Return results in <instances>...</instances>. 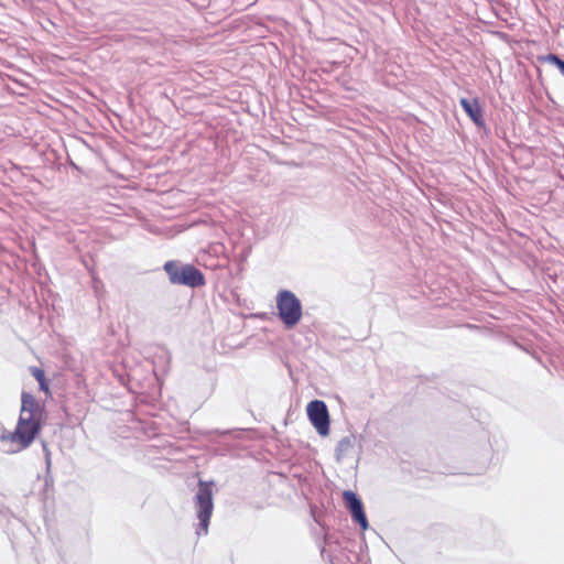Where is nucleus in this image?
I'll return each mask as SVG.
<instances>
[{
    "mask_svg": "<svg viewBox=\"0 0 564 564\" xmlns=\"http://www.w3.org/2000/svg\"><path fill=\"white\" fill-rule=\"evenodd\" d=\"M44 420L45 409L33 394L23 392L19 420L11 435L13 438L12 452L26 449L40 434Z\"/></svg>",
    "mask_w": 564,
    "mask_h": 564,
    "instance_id": "1",
    "label": "nucleus"
},
{
    "mask_svg": "<svg viewBox=\"0 0 564 564\" xmlns=\"http://www.w3.org/2000/svg\"><path fill=\"white\" fill-rule=\"evenodd\" d=\"M163 269L172 284L186 285L192 289L206 284L204 274L193 264H181L178 261L170 260L164 263Z\"/></svg>",
    "mask_w": 564,
    "mask_h": 564,
    "instance_id": "2",
    "label": "nucleus"
},
{
    "mask_svg": "<svg viewBox=\"0 0 564 564\" xmlns=\"http://www.w3.org/2000/svg\"><path fill=\"white\" fill-rule=\"evenodd\" d=\"M213 486V481L199 480L198 482V491L195 496V506L199 520L197 534H206L208 532L209 521L214 510Z\"/></svg>",
    "mask_w": 564,
    "mask_h": 564,
    "instance_id": "3",
    "label": "nucleus"
},
{
    "mask_svg": "<svg viewBox=\"0 0 564 564\" xmlns=\"http://www.w3.org/2000/svg\"><path fill=\"white\" fill-rule=\"evenodd\" d=\"M276 307L282 323L294 327L302 318V305L300 300L288 290H282L276 295Z\"/></svg>",
    "mask_w": 564,
    "mask_h": 564,
    "instance_id": "4",
    "label": "nucleus"
},
{
    "mask_svg": "<svg viewBox=\"0 0 564 564\" xmlns=\"http://www.w3.org/2000/svg\"><path fill=\"white\" fill-rule=\"evenodd\" d=\"M307 415L316 431L326 436L329 432V414L324 401L314 400L307 404Z\"/></svg>",
    "mask_w": 564,
    "mask_h": 564,
    "instance_id": "5",
    "label": "nucleus"
},
{
    "mask_svg": "<svg viewBox=\"0 0 564 564\" xmlns=\"http://www.w3.org/2000/svg\"><path fill=\"white\" fill-rule=\"evenodd\" d=\"M347 509L350 511L352 520L357 522L362 530L368 529V520L364 511V506L357 495L350 490L343 494Z\"/></svg>",
    "mask_w": 564,
    "mask_h": 564,
    "instance_id": "6",
    "label": "nucleus"
},
{
    "mask_svg": "<svg viewBox=\"0 0 564 564\" xmlns=\"http://www.w3.org/2000/svg\"><path fill=\"white\" fill-rule=\"evenodd\" d=\"M459 102L465 112L467 113V116L473 120V122L478 127H482V108L479 104V100L477 98H474L473 100L462 98Z\"/></svg>",
    "mask_w": 564,
    "mask_h": 564,
    "instance_id": "7",
    "label": "nucleus"
},
{
    "mask_svg": "<svg viewBox=\"0 0 564 564\" xmlns=\"http://www.w3.org/2000/svg\"><path fill=\"white\" fill-rule=\"evenodd\" d=\"M29 370L31 375L35 378V380L39 382L40 391L44 392V394L47 398H52V391L50 389V384L46 379L44 370L35 366L30 367Z\"/></svg>",
    "mask_w": 564,
    "mask_h": 564,
    "instance_id": "8",
    "label": "nucleus"
},
{
    "mask_svg": "<svg viewBox=\"0 0 564 564\" xmlns=\"http://www.w3.org/2000/svg\"><path fill=\"white\" fill-rule=\"evenodd\" d=\"M12 431L6 429V426L0 422V442L10 444L13 447V438Z\"/></svg>",
    "mask_w": 564,
    "mask_h": 564,
    "instance_id": "9",
    "label": "nucleus"
},
{
    "mask_svg": "<svg viewBox=\"0 0 564 564\" xmlns=\"http://www.w3.org/2000/svg\"><path fill=\"white\" fill-rule=\"evenodd\" d=\"M549 59L555 64L558 69L564 74V61H562L560 57H557L556 55H549Z\"/></svg>",
    "mask_w": 564,
    "mask_h": 564,
    "instance_id": "10",
    "label": "nucleus"
}]
</instances>
